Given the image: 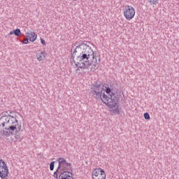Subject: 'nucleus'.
I'll return each mask as SVG.
<instances>
[{
    "label": "nucleus",
    "mask_w": 179,
    "mask_h": 179,
    "mask_svg": "<svg viewBox=\"0 0 179 179\" xmlns=\"http://www.w3.org/2000/svg\"><path fill=\"white\" fill-rule=\"evenodd\" d=\"M74 1H78V0H74Z\"/></svg>",
    "instance_id": "20"
},
{
    "label": "nucleus",
    "mask_w": 179,
    "mask_h": 179,
    "mask_svg": "<svg viewBox=\"0 0 179 179\" xmlns=\"http://www.w3.org/2000/svg\"><path fill=\"white\" fill-rule=\"evenodd\" d=\"M13 34H15V36H16L17 37L20 36L22 35V31H20V29H16L13 31H10L9 36H13Z\"/></svg>",
    "instance_id": "11"
},
{
    "label": "nucleus",
    "mask_w": 179,
    "mask_h": 179,
    "mask_svg": "<svg viewBox=\"0 0 179 179\" xmlns=\"http://www.w3.org/2000/svg\"><path fill=\"white\" fill-rule=\"evenodd\" d=\"M25 36L27 38H28V40H29V41H31L32 43H34V41H36V40H37V34H36V33L34 32H32V31L27 32L25 34Z\"/></svg>",
    "instance_id": "9"
},
{
    "label": "nucleus",
    "mask_w": 179,
    "mask_h": 179,
    "mask_svg": "<svg viewBox=\"0 0 179 179\" xmlns=\"http://www.w3.org/2000/svg\"><path fill=\"white\" fill-rule=\"evenodd\" d=\"M23 44H29V39L24 38L22 41Z\"/></svg>",
    "instance_id": "18"
},
{
    "label": "nucleus",
    "mask_w": 179,
    "mask_h": 179,
    "mask_svg": "<svg viewBox=\"0 0 179 179\" xmlns=\"http://www.w3.org/2000/svg\"><path fill=\"white\" fill-rule=\"evenodd\" d=\"M135 15H136V11L132 6L127 5L124 7V9L123 10V16L126 20L128 22L132 20V19L135 17Z\"/></svg>",
    "instance_id": "4"
},
{
    "label": "nucleus",
    "mask_w": 179,
    "mask_h": 179,
    "mask_svg": "<svg viewBox=\"0 0 179 179\" xmlns=\"http://www.w3.org/2000/svg\"><path fill=\"white\" fill-rule=\"evenodd\" d=\"M46 57L47 53H45V51L38 52L36 55V57L39 62H44Z\"/></svg>",
    "instance_id": "7"
},
{
    "label": "nucleus",
    "mask_w": 179,
    "mask_h": 179,
    "mask_svg": "<svg viewBox=\"0 0 179 179\" xmlns=\"http://www.w3.org/2000/svg\"><path fill=\"white\" fill-rule=\"evenodd\" d=\"M105 92L92 90L90 94L94 95L95 99H101L107 107L112 108L110 111L114 114H120V108L117 105L118 103V97H117L118 94L111 90H106Z\"/></svg>",
    "instance_id": "2"
},
{
    "label": "nucleus",
    "mask_w": 179,
    "mask_h": 179,
    "mask_svg": "<svg viewBox=\"0 0 179 179\" xmlns=\"http://www.w3.org/2000/svg\"><path fill=\"white\" fill-rule=\"evenodd\" d=\"M71 56L75 65L80 69L90 68L92 70H94L99 65L97 58L94 57L93 49L85 43H80L77 45L72 51Z\"/></svg>",
    "instance_id": "1"
},
{
    "label": "nucleus",
    "mask_w": 179,
    "mask_h": 179,
    "mask_svg": "<svg viewBox=\"0 0 179 179\" xmlns=\"http://www.w3.org/2000/svg\"><path fill=\"white\" fill-rule=\"evenodd\" d=\"M62 170H60L59 169L57 168L56 171L54 172V174H53L54 178L59 179V174H61V173H62Z\"/></svg>",
    "instance_id": "13"
},
{
    "label": "nucleus",
    "mask_w": 179,
    "mask_h": 179,
    "mask_svg": "<svg viewBox=\"0 0 179 179\" xmlns=\"http://www.w3.org/2000/svg\"><path fill=\"white\" fill-rule=\"evenodd\" d=\"M17 125H19V122L16 117L8 115L6 112L0 115V131L3 128V132L5 136L13 135V132L17 131Z\"/></svg>",
    "instance_id": "3"
},
{
    "label": "nucleus",
    "mask_w": 179,
    "mask_h": 179,
    "mask_svg": "<svg viewBox=\"0 0 179 179\" xmlns=\"http://www.w3.org/2000/svg\"><path fill=\"white\" fill-rule=\"evenodd\" d=\"M57 162L59 163L57 169H60L62 171H73L72 164L68 163L66 159L64 157L57 158Z\"/></svg>",
    "instance_id": "5"
},
{
    "label": "nucleus",
    "mask_w": 179,
    "mask_h": 179,
    "mask_svg": "<svg viewBox=\"0 0 179 179\" xmlns=\"http://www.w3.org/2000/svg\"><path fill=\"white\" fill-rule=\"evenodd\" d=\"M1 169H3V170H8V166L6 165V163H5L3 160H1Z\"/></svg>",
    "instance_id": "15"
},
{
    "label": "nucleus",
    "mask_w": 179,
    "mask_h": 179,
    "mask_svg": "<svg viewBox=\"0 0 179 179\" xmlns=\"http://www.w3.org/2000/svg\"><path fill=\"white\" fill-rule=\"evenodd\" d=\"M59 179H73L72 172L64 171L59 174Z\"/></svg>",
    "instance_id": "8"
},
{
    "label": "nucleus",
    "mask_w": 179,
    "mask_h": 179,
    "mask_svg": "<svg viewBox=\"0 0 179 179\" xmlns=\"http://www.w3.org/2000/svg\"><path fill=\"white\" fill-rule=\"evenodd\" d=\"M144 118H145V120H150V115H149L148 113H145Z\"/></svg>",
    "instance_id": "17"
},
{
    "label": "nucleus",
    "mask_w": 179,
    "mask_h": 179,
    "mask_svg": "<svg viewBox=\"0 0 179 179\" xmlns=\"http://www.w3.org/2000/svg\"><path fill=\"white\" fill-rule=\"evenodd\" d=\"M95 87L98 90H110V88H108V85H103L100 82L96 83Z\"/></svg>",
    "instance_id": "10"
},
{
    "label": "nucleus",
    "mask_w": 179,
    "mask_h": 179,
    "mask_svg": "<svg viewBox=\"0 0 179 179\" xmlns=\"http://www.w3.org/2000/svg\"><path fill=\"white\" fill-rule=\"evenodd\" d=\"M92 179H106V172L101 168H96L92 171Z\"/></svg>",
    "instance_id": "6"
},
{
    "label": "nucleus",
    "mask_w": 179,
    "mask_h": 179,
    "mask_svg": "<svg viewBox=\"0 0 179 179\" xmlns=\"http://www.w3.org/2000/svg\"><path fill=\"white\" fill-rule=\"evenodd\" d=\"M150 5H157L159 3V0H148Z\"/></svg>",
    "instance_id": "14"
},
{
    "label": "nucleus",
    "mask_w": 179,
    "mask_h": 179,
    "mask_svg": "<svg viewBox=\"0 0 179 179\" xmlns=\"http://www.w3.org/2000/svg\"><path fill=\"white\" fill-rule=\"evenodd\" d=\"M41 44H43V45H45L46 44L45 41L43 38H41Z\"/></svg>",
    "instance_id": "19"
},
{
    "label": "nucleus",
    "mask_w": 179,
    "mask_h": 179,
    "mask_svg": "<svg viewBox=\"0 0 179 179\" xmlns=\"http://www.w3.org/2000/svg\"><path fill=\"white\" fill-rule=\"evenodd\" d=\"M8 174H9V170L0 171V177L1 179H8Z\"/></svg>",
    "instance_id": "12"
},
{
    "label": "nucleus",
    "mask_w": 179,
    "mask_h": 179,
    "mask_svg": "<svg viewBox=\"0 0 179 179\" xmlns=\"http://www.w3.org/2000/svg\"><path fill=\"white\" fill-rule=\"evenodd\" d=\"M55 162H52L50 164V171H54V167L55 166Z\"/></svg>",
    "instance_id": "16"
}]
</instances>
